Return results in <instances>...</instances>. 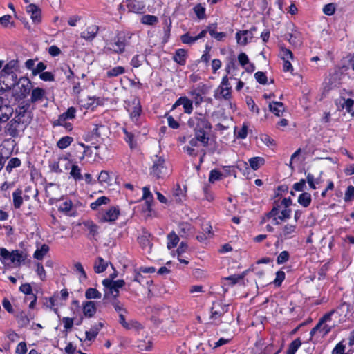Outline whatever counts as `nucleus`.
<instances>
[{"label":"nucleus","instance_id":"nucleus-1","mask_svg":"<svg viewBox=\"0 0 354 354\" xmlns=\"http://www.w3.org/2000/svg\"><path fill=\"white\" fill-rule=\"evenodd\" d=\"M187 124L194 131V134L203 142H206L205 137H208V132L212 129V125L203 114L195 115L189 119Z\"/></svg>","mask_w":354,"mask_h":354},{"label":"nucleus","instance_id":"nucleus-2","mask_svg":"<svg viewBox=\"0 0 354 354\" xmlns=\"http://www.w3.org/2000/svg\"><path fill=\"white\" fill-rule=\"evenodd\" d=\"M14 92L11 91L10 99L14 97L15 100L25 98L32 89V83L30 80L26 77H20L12 87Z\"/></svg>","mask_w":354,"mask_h":354},{"label":"nucleus","instance_id":"nucleus-3","mask_svg":"<svg viewBox=\"0 0 354 354\" xmlns=\"http://www.w3.org/2000/svg\"><path fill=\"white\" fill-rule=\"evenodd\" d=\"M335 104L338 110H346L348 113L354 117V94L352 92L341 93L340 97L335 100Z\"/></svg>","mask_w":354,"mask_h":354},{"label":"nucleus","instance_id":"nucleus-4","mask_svg":"<svg viewBox=\"0 0 354 354\" xmlns=\"http://www.w3.org/2000/svg\"><path fill=\"white\" fill-rule=\"evenodd\" d=\"M104 286V299H109L111 297L117 298L119 295V289L122 288L125 282L124 280L113 281L110 279H105L102 281Z\"/></svg>","mask_w":354,"mask_h":354},{"label":"nucleus","instance_id":"nucleus-5","mask_svg":"<svg viewBox=\"0 0 354 354\" xmlns=\"http://www.w3.org/2000/svg\"><path fill=\"white\" fill-rule=\"evenodd\" d=\"M0 260L3 264L8 266L12 264L19 266L23 261V257L18 250L9 252L6 248H0Z\"/></svg>","mask_w":354,"mask_h":354},{"label":"nucleus","instance_id":"nucleus-6","mask_svg":"<svg viewBox=\"0 0 354 354\" xmlns=\"http://www.w3.org/2000/svg\"><path fill=\"white\" fill-rule=\"evenodd\" d=\"M279 208V205L274 207L267 214L263 221H266V219H272V223L273 225H279L280 223L279 220L284 221L290 217V209H283L280 210Z\"/></svg>","mask_w":354,"mask_h":354},{"label":"nucleus","instance_id":"nucleus-7","mask_svg":"<svg viewBox=\"0 0 354 354\" xmlns=\"http://www.w3.org/2000/svg\"><path fill=\"white\" fill-rule=\"evenodd\" d=\"M333 313L334 311L332 310L319 319L318 324L311 330V336L319 333L320 336L323 337L330 331L332 326L327 324L326 322L330 321Z\"/></svg>","mask_w":354,"mask_h":354},{"label":"nucleus","instance_id":"nucleus-8","mask_svg":"<svg viewBox=\"0 0 354 354\" xmlns=\"http://www.w3.org/2000/svg\"><path fill=\"white\" fill-rule=\"evenodd\" d=\"M9 93L0 96V122H6L13 113V109L9 105Z\"/></svg>","mask_w":354,"mask_h":354},{"label":"nucleus","instance_id":"nucleus-9","mask_svg":"<svg viewBox=\"0 0 354 354\" xmlns=\"http://www.w3.org/2000/svg\"><path fill=\"white\" fill-rule=\"evenodd\" d=\"M151 175L156 179L165 178L169 175V170L165 166V160L162 158H158L154 161L151 168Z\"/></svg>","mask_w":354,"mask_h":354},{"label":"nucleus","instance_id":"nucleus-10","mask_svg":"<svg viewBox=\"0 0 354 354\" xmlns=\"http://www.w3.org/2000/svg\"><path fill=\"white\" fill-rule=\"evenodd\" d=\"M279 56L283 61V71L292 73L293 71V67L290 61L294 59L292 51L283 46H280Z\"/></svg>","mask_w":354,"mask_h":354},{"label":"nucleus","instance_id":"nucleus-11","mask_svg":"<svg viewBox=\"0 0 354 354\" xmlns=\"http://www.w3.org/2000/svg\"><path fill=\"white\" fill-rule=\"evenodd\" d=\"M76 109L75 108L71 106L67 109V111L62 114H61L58 119L55 121V125H60L64 127L66 129L71 131L72 129V125L70 122L67 121L69 120H73L75 117Z\"/></svg>","mask_w":354,"mask_h":354},{"label":"nucleus","instance_id":"nucleus-12","mask_svg":"<svg viewBox=\"0 0 354 354\" xmlns=\"http://www.w3.org/2000/svg\"><path fill=\"white\" fill-rule=\"evenodd\" d=\"M29 123V117L26 120H20V118H13L7 124L6 131L12 137H16L19 133V128L21 124H27Z\"/></svg>","mask_w":354,"mask_h":354},{"label":"nucleus","instance_id":"nucleus-13","mask_svg":"<svg viewBox=\"0 0 354 354\" xmlns=\"http://www.w3.org/2000/svg\"><path fill=\"white\" fill-rule=\"evenodd\" d=\"M120 215V209L118 207H111L109 209L100 212V221L101 222H114Z\"/></svg>","mask_w":354,"mask_h":354},{"label":"nucleus","instance_id":"nucleus-14","mask_svg":"<svg viewBox=\"0 0 354 354\" xmlns=\"http://www.w3.org/2000/svg\"><path fill=\"white\" fill-rule=\"evenodd\" d=\"M127 110L130 113V116L133 122H137L142 111L139 100L137 98H134L132 100L131 104H128Z\"/></svg>","mask_w":354,"mask_h":354},{"label":"nucleus","instance_id":"nucleus-15","mask_svg":"<svg viewBox=\"0 0 354 354\" xmlns=\"http://www.w3.org/2000/svg\"><path fill=\"white\" fill-rule=\"evenodd\" d=\"M256 28L253 27L249 30L239 31L236 34V41L241 46H245L253 38V31Z\"/></svg>","mask_w":354,"mask_h":354},{"label":"nucleus","instance_id":"nucleus-16","mask_svg":"<svg viewBox=\"0 0 354 354\" xmlns=\"http://www.w3.org/2000/svg\"><path fill=\"white\" fill-rule=\"evenodd\" d=\"M125 46L124 40L118 38L115 41L107 44L105 49L120 54L124 51Z\"/></svg>","mask_w":354,"mask_h":354},{"label":"nucleus","instance_id":"nucleus-17","mask_svg":"<svg viewBox=\"0 0 354 354\" xmlns=\"http://www.w3.org/2000/svg\"><path fill=\"white\" fill-rule=\"evenodd\" d=\"M286 39L289 43L296 47L299 48L302 45V37L300 32L297 30H293L291 33L286 35Z\"/></svg>","mask_w":354,"mask_h":354},{"label":"nucleus","instance_id":"nucleus-18","mask_svg":"<svg viewBox=\"0 0 354 354\" xmlns=\"http://www.w3.org/2000/svg\"><path fill=\"white\" fill-rule=\"evenodd\" d=\"M227 310V305L221 304L220 303H215L213 304L211 310L212 317L216 319L225 314Z\"/></svg>","mask_w":354,"mask_h":354},{"label":"nucleus","instance_id":"nucleus-19","mask_svg":"<svg viewBox=\"0 0 354 354\" xmlns=\"http://www.w3.org/2000/svg\"><path fill=\"white\" fill-rule=\"evenodd\" d=\"M99 28L96 25L88 26L86 29L81 33V37L86 40L92 41L97 34Z\"/></svg>","mask_w":354,"mask_h":354},{"label":"nucleus","instance_id":"nucleus-20","mask_svg":"<svg viewBox=\"0 0 354 354\" xmlns=\"http://www.w3.org/2000/svg\"><path fill=\"white\" fill-rule=\"evenodd\" d=\"M145 3L142 0H129L127 1L128 9L133 12L140 13L145 8Z\"/></svg>","mask_w":354,"mask_h":354},{"label":"nucleus","instance_id":"nucleus-21","mask_svg":"<svg viewBox=\"0 0 354 354\" xmlns=\"http://www.w3.org/2000/svg\"><path fill=\"white\" fill-rule=\"evenodd\" d=\"M142 190L143 194L142 199L145 201V207L144 211L149 213L151 210V203L153 202V197L148 187H144Z\"/></svg>","mask_w":354,"mask_h":354},{"label":"nucleus","instance_id":"nucleus-22","mask_svg":"<svg viewBox=\"0 0 354 354\" xmlns=\"http://www.w3.org/2000/svg\"><path fill=\"white\" fill-rule=\"evenodd\" d=\"M46 96V91L41 88L36 87L32 89L30 102L36 103L42 102Z\"/></svg>","mask_w":354,"mask_h":354},{"label":"nucleus","instance_id":"nucleus-23","mask_svg":"<svg viewBox=\"0 0 354 354\" xmlns=\"http://www.w3.org/2000/svg\"><path fill=\"white\" fill-rule=\"evenodd\" d=\"M214 97L217 100H230L231 97V87L218 86L215 91Z\"/></svg>","mask_w":354,"mask_h":354},{"label":"nucleus","instance_id":"nucleus-24","mask_svg":"<svg viewBox=\"0 0 354 354\" xmlns=\"http://www.w3.org/2000/svg\"><path fill=\"white\" fill-rule=\"evenodd\" d=\"M270 111L276 116H283V113L286 111L285 106L280 102H272L269 104Z\"/></svg>","mask_w":354,"mask_h":354},{"label":"nucleus","instance_id":"nucleus-25","mask_svg":"<svg viewBox=\"0 0 354 354\" xmlns=\"http://www.w3.org/2000/svg\"><path fill=\"white\" fill-rule=\"evenodd\" d=\"M19 70L18 61L10 60L3 68L1 71V77L17 72Z\"/></svg>","mask_w":354,"mask_h":354},{"label":"nucleus","instance_id":"nucleus-26","mask_svg":"<svg viewBox=\"0 0 354 354\" xmlns=\"http://www.w3.org/2000/svg\"><path fill=\"white\" fill-rule=\"evenodd\" d=\"M296 229V225L287 224L283 227L280 236L283 239L292 238L297 233Z\"/></svg>","mask_w":354,"mask_h":354},{"label":"nucleus","instance_id":"nucleus-27","mask_svg":"<svg viewBox=\"0 0 354 354\" xmlns=\"http://www.w3.org/2000/svg\"><path fill=\"white\" fill-rule=\"evenodd\" d=\"M26 10L30 14L31 19L35 23H39L41 21V11L35 4H30L27 6Z\"/></svg>","mask_w":354,"mask_h":354},{"label":"nucleus","instance_id":"nucleus-28","mask_svg":"<svg viewBox=\"0 0 354 354\" xmlns=\"http://www.w3.org/2000/svg\"><path fill=\"white\" fill-rule=\"evenodd\" d=\"M3 78V83L5 84L7 88L12 90V87H15L16 82H17V72L12 73L9 75L2 76Z\"/></svg>","mask_w":354,"mask_h":354},{"label":"nucleus","instance_id":"nucleus-29","mask_svg":"<svg viewBox=\"0 0 354 354\" xmlns=\"http://www.w3.org/2000/svg\"><path fill=\"white\" fill-rule=\"evenodd\" d=\"M96 313V306L94 301H86L83 304V313L86 317H91Z\"/></svg>","mask_w":354,"mask_h":354},{"label":"nucleus","instance_id":"nucleus-30","mask_svg":"<svg viewBox=\"0 0 354 354\" xmlns=\"http://www.w3.org/2000/svg\"><path fill=\"white\" fill-rule=\"evenodd\" d=\"M207 30L209 35L218 41H223L226 37L225 32H218L216 31V24H212L207 26Z\"/></svg>","mask_w":354,"mask_h":354},{"label":"nucleus","instance_id":"nucleus-31","mask_svg":"<svg viewBox=\"0 0 354 354\" xmlns=\"http://www.w3.org/2000/svg\"><path fill=\"white\" fill-rule=\"evenodd\" d=\"M187 53L185 49H178L174 55V60L178 64L183 66L186 63Z\"/></svg>","mask_w":354,"mask_h":354},{"label":"nucleus","instance_id":"nucleus-32","mask_svg":"<svg viewBox=\"0 0 354 354\" xmlns=\"http://www.w3.org/2000/svg\"><path fill=\"white\" fill-rule=\"evenodd\" d=\"M185 187H181L179 185H176L173 194L174 201L177 203L183 201L185 198Z\"/></svg>","mask_w":354,"mask_h":354},{"label":"nucleus","instance_id":"nucleus-33","mask_svg":"<svg viewBox=\"0 0 354 354\" xmlns=\"http://www.w3.org/2000/svg\"><path fill=\"white\" fill-rule=\"evenodd\" d=\"M126 72V69L123 66H118L110 68L106 73V77L112 78L118 77L122 74H124Z\"/></svg>","mask_w":354,"mask_h":354},{"label":"nucleus","instance_id":"nucleus-34","mask_svg":"<svg viewBox=\"0 0 354 354\" xmlns=\"http://www.w3.org/2000/svg\"><path fill=\"white\" fill-rule=\"evenodd\" d=\"M12 197L15 208L19 209L23 203L22 190L20 189H16L12 193Z\"/></svg>","mask_w":354,"mask_h":354},{"label":"nucleus","instance_id":"nucleus-35","mask_svg":"<svg viewBox=\"0 0 354 354\" xmlns=\"http://www.w3.org/2000/svg\"><path fill=\"white\" fill-rule=\"evenodd\" d=\"M108 262L102 257H98L94 263V270L96 273L103 272L107 268Z\"/></svg>","mask_w":354,"mask_h":354},{"label":"nucleus","instance_id":"nucleus-36","mask_svg":"<svg viewBox=\"0 0 354 354\" xmlns=\"http://www.w3.org/2000/svg\"><path fill=\"white\" fill-rule=\"evenodd\" d=\"M311 201V195L308 192H303L298 197V203L304 207H308Z\"/></svg>","mask_w":354,"mask_h":354},{"label":"nucleus","instance_id":"nucleus-37","mask_svg":"<svg viewBox=\"0 0 354 354\" xmlns=\"http://www.w3.org/2000/svg\"><path fill=\"white\" fill-rule=\"evenodd\" d=\"M49 251V247L46 244H43L35 252L33 257L35 259L41 260Z\"/></svg>","mask_w":354,"mask_h":354},{"label":"nucleus","instance_id":"nucleus-38","mask_svg":"<svg viewBox=\"0 0 354 354\" xmlns=\"http://www.w3.org/2000/svg\"><path fill=\"white\" fill-rule=\"evenodd\" d=\"M149 235L148 234H145L141 236L138 237V241L141 247L146 250L148 252H150L151 245L150 243V241L149 239Z\"/></svg>","mask_w":354,"mask_h":354},{"label":"nucleus","instance_id":"nucleus-39","mask_svg":"<svg viewBox=\"0 0 354 354\" xmlns=\"http://www.w3.org/2000/svg\"><path fill=\"white\" fill-rule=\"evenodd\" d=\"M265 163L264 158L261 157H254L249 160L250 167L254 170H257Z\"/></svg>","mask_w":354,"mask_h":354},{"label":"nucleus","instance_id":"nucleus-40","mask_svg":"<svg viewBox=\"0 0 354 354\" xmlns=\"http://www.w3.org/2000/svg\"><path fill=\"white\" fill-rule=\"evenodd\" d=\"M28 106H19V109L16 110L17 115L14 118H20V120H26L27 116L29 117V122L30 121V113L27 111Z\"/></svg>","mask_w":354,"mask_h":354},{"label":"nucleus","instance_id":"nucleus-41","mask_svg":"<svg viewBox=\"0 0 354 354\" xmlns=\"http://www.w3.org/2000/svg\"><path fill=\"white\" fill-rule=\"evenodd\" d=\"M141 23L146 25H155L158 22V19L155 15H145L141 18Z\"/></svg>","mask_w":354,"mask_h":354},{"label":"nucleus","instance_id":"nucleus-42","mask_svg":"<svg viewBox=\"0 0 354 354\" xmlns=\"http://www.w3.org/2000/svg\"><path fill=\"white\" fill-rule=\"evenodd\" d=\"M110 202V199L106 196L99 197L95 202L91 203L90 207L92 209L95 210L102 205H106Z\"/></svg>","mask_w":354,"mask_h":354},{"label":"nucleus","instance_id":"nucleus-43","mask_svg":"<svg viewBox=\"0 0 354 354\" xmlns=\"http://www.w3.org/2000/svg\"><path fill=\"white\" fill-rule=\"evenodd\" d=\"M73 140V138L72 137H70V136L62 137L57 141V146L59 149H64L68 147L71 144Z\"/></svg>","mask_w":354,"mask_h":354},{"label":"nucleus","instance_id":"nucleus-44","mask_svg":"<svg viewBox=\"0 0 354 354\" xmlns=\"http://www.w3.org/2000/svg\"><path fill=\"white\" fill-rule=\"evenodd\" d=\"M101 296V293L97 289L93 288H89L85 292V297L88 299H100Z\"/></svg>","mask_w":354,"mask_h":354},{"label":"nucleus","instance_id":"nucleus-45","mask_svg":"<svg viewBox=\"0 0 354 354\" xmlns=\"http://www.w3.org/2000/svg\"><path fill=\"white\" fill-rule=\"evenodd\" d=\"M167 238H168L167 248L169 249H171V248L176 247L179 241L178 236L174 232L170 233L168 235Z\"/></svg>","mask_w":354,"mask_h":354},{"label":"nucleus","instance_id":"nucleus-46","mask_svg":"<svg viewBox=\"0 0 354 354\" xmlns=\"http://www.w3.org/2000/svg\"><path fill=\"white\" fill-rule=\"evenodd\" d=\"M18 323L21 327L26 326L30 322V318L23 311L20 312L17 316Z\"/></svg>","mask_w":354,"mask_h":354},{"label":"nucleus","instance_id":"nucleus-47","mask_svg":"<svg viewBox=\"0 0 354 354\" xmlns=\"http://www.w3.org/2000/svg\"><path fill=\"white\" fill-rule=\"evenodd\" d=\"M301 342L299 338L295 339L290 343L287 350V354H295V352L301 346Z\"/></svg>","mask_w":354,"mask_h":354},{"label":"nucleus","instance_id":"nucleus-48","mask_svg":"<svg viewBox=\"0 0 354 354\" xmlns=\"http://www.w3.org/2000/svg\"><path fill=\"white\" fill-rule=\"evenodd\" d=\"M205 140H206L205 142H203L202 140V139L198 138V137L194 135V138H192L189 140V145H190L191 147L195 148V147H197L198 146V142H201L203 146H204V147L207 146L208 142H209V137H205Z\"/></svg>","mask_w":354,"mask_h":354},{"label":"nucleus","instance_id":"nucleus-49","mask_svg":"<svg viewBox=\"0 0 354 354\" xmlns=\"http://www.w3.org/2000/svg\"><path fill=\"white\" fill-rule=\"evenodd\" d=\"M59 166L62 169V172L68 171L72 167V163L69 159L65 157L59 158Z\"/></svg>","mask_w":354,"mask_h":354},{"label":"nucleus","instance_id":"nucleus-50","mask_svg":"<svg viewBox=\"0 0 354 354\" xmlns=\"http://www.w3.org/2000/svg\"><path fill=\"white\" fill-rule=\"evenodd\" d=\"M21 165V160L18 158H12L6 167V169L10 172L12 169L18 167Z\"/></svg>","mask_w":354,"mask_h":354},{"label":"nucleus","instance_id":"nucleus-51","mask_svg":"<svg viewBox=\"0 0 354 354\" xmlns=\"http://www.w3.org/2000/svg\"><path fill=\"white\" fill-rule=\"evenodd\" d=\"M183 100L182 105L184 109V112L185 113L190 114L193 110V102L191 100L188 99L187 97H184V100Z\"/></svg>","mask_w":354,"mask_h":354},{"label":"nucleus","instance_id":"nucleus-52","mask_svg":"<svg viewBox=\"0 0 354 354\" xmlns=\"http://www.w3.org/2000/svg\"><path fill=\"white\" fill-rule=\"evenodd\" d=\"M111 181V176L109 171L103 170L98 176V182L101 184H109Z\"/></svg>","mask_w":354,"mask_h":354},{"label":"nucleus","instance_id":"nucleus-53","mask_svg":"<svg viewBox=\"0 0 354 354\" xmlns=\"http://www.w3.org/2000/svg\"><path fill=\"white\" fill-rule=\"evenodd\" d=\"M71 176L75 179V180H82V176L81 174L80 169V167L76 165H72V167H71Z\"/></svg>","mask_w":354,"mask_h":354},{"label":"nucleus","instance_id":"nucleus-54","mask_svg":"<svg viewBox=\"0 0 354 354\" xmlns=\"http://www.w3.org/2000/svg\"><path fill=\"white\" fill-rule=\"evenodd\" d=\"M306 182L308 183V184L309 185L311 189H316V184H319V179L318 178H315L314 177V176L312 174H310V173L307 174Z\"/></svg>","mask_w":354,"mask_h":354},{"label":"nucleus","instance_id":"nucleus-55","mask_svg":"<svg viewBox=\"0 0 354 354\" xmlns=\"http://www.w3.org/2000/svg\"><path fill=\"white\" fill-rule=\"evenodd\" d=\"M75 270L80 274V279L84 280L87 278L86 272L81 263L77 262L74 264Z\"/></svg>","mask_w":354,"mask_h":354},{"label":"nucleus","instance_id":"nucleus-56","mask_svg":"<svg viewBox=\"0 0 354 354\" xmlns=\"http://www.w3.org/2000/svg\"><path fill=\"white\" fill-rule=\"evenodd\" d=\"M222 174L221 171H219L217 169H213L210 171L209 176V181L212 183H214V182L219 180L221 179Z\"/></svg>","mask_w":354,"mask_h":354},{"label":"nucleus","instance_id":"nucleus-57","mask_svg":"<svg viewBox=\"0 0 354 354\" xmlns=\"http://www.w3.org/2000/svg\"><path fill=\"white\" fill-rule=\"evenodd\" d=\"M180 39L183 44L189 45L193 44L195 41L198 40L196 36L192 37L188 33L181 35Z\"/></svg>","mask_w":354,"mask_h":354},{"label":"nucleus","instance_id":"nucleus-58","mask_svg":"<svg viewBox=\"0 0 354 354\" xmlns=\"http://www.w3.org/2000/svg\"><path fill=\"white\" fill-rule=\"evenodd\" d=\"M194 10L195 14L199 19H204L205 17V8L203 7L201 4L196 5L194 8Z\"/></svg>","mask_w":354,"mask_h":354},{"label":"nucleus","instance_id":"nucleus-59","mask_svg":"<svg viewBox=\"0 0 354 354\" xmlns=\"http://www.w3.org/2000/svg\"><path fill=\"white\" fill-rule=\"evenodd\" d=\"M73 206L72 201L68 200L63 202L59 207V210L62 212L67 213L71 211Z\"/></svg>","mask_w":354,"mask_h":354},{"label":"nucleus","instance_id":"nucleus-60","mask_svg":"<svg viewBox=\"0 0 354 354\" xmlns=\"http://www.w3.org/2000/svg\"><path fill=\"white\" fill-rule=\"evenodd\" d=\"M244 277H245V273H243L241 274H238V275L234 274V275L230 276L228 277H225L224 279V280L230 281L231 285H234L239 281L243 279L244 278Z\"/></svg>","mask_w":354,"mask_h":354},{"label":"nucleus","instance_id":"nucleus-61","mask_svg":"<svg viewBox=\"0 0 354 354\" xmlns=\"http://www.w3.org/2000/svg\"><path fill=\"white\" fill-rule=\"evenodd\" d=\"M354 198V187L350 185L347 187V189L345 192L344 195V201H351Z\"/></svg>","mask_w":354,"mask_h":354},{"label":"nucleus","instance_id":"nucleus-62","mask_svg":"<svg viewBox=\"0 0 354 354\" xmlns=\"http://www.w3.org/2000/svg\"><path fill=\"white\" fill-rule=\"evenodd\" d=\"M254 77H255L256 80L259 83H260L261 84H266L267 83V77L263 72H261V71L257 72L254 74Z\"/></svg>","mask_w":354,"mask_h":354},{"label":"nucleus","instance_id":"nucleus-63","mask_svg":"<svg viewBox=\"0 0 354 354\" xmlns=\"http://www.w3.org/2000/svg\"><path fill=\"white\" fill-rule=\"evenodd\" d=\"M236 167L241 171L244 176L246 175V173L249 171L248 163L244 161H238Z\"/></svg>","mask_w":354,"mask_h":354},{"label":"nucleus","instance_id":"nucleus-64","mask_svg":"<svg viewBox=\"0 0 354 354\" xmlns=\"http://www.w3.org/2000/svg\"><path fill=\"white\" fill-rule=\"evenodd\" d=\"M142 61L143 57L140 55H136L132 58L131 65L134 68H138L141 66Z\"/></svg>","mask_w":354,"mask_h":354}]
</instances>
